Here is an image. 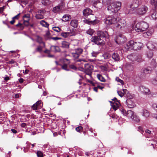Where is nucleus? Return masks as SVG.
Segmentation results:
<instances>
[{"label":"nucleus","instance_id":"5fc2aeb1","mask_svg":"<svg viewBox=\"0 0 157 157\" xmlns=\"http://www.w3.org/2000/svg\"><path fill=\"white\" fill-rule=\"evenodd\" d=\"M117 93L121 97H122L124 95V93L123 91L122 92L121 91H117Z\"/></svg>","mask_w":157,"mask_h":157},{"label":"nucleus","instance_id":"49530a36","mask_svg":"<svg viewBox=\"0 0 157 157\" xmlns=\"http://www.w3.org/2000/svg\"><path fill=\"white\" fill-rule=\"evenodd\" d=\"M42 50V47L40 45L38 46L36 49V51L41 53Z\"/></svg>","mask_w":157,"mask_h":157},{"label":"nucleus","instance_id":"a18cd8bd","mask_svg":"<svg viewBox=\"0 0 157 157\" xmlns=\"http://www.w3.org/2000/svg\"><path fill=\"white\" fill-rule=\"evenodd\" d=\"M102 56L104 57V59H108L109 58L110 55L108 53H105Z\"/></svg>","mask_w":157,"mask_h":157},{"label":"nucleus","instance_id":"13d9d810","mask_svg":"<svg viewBox=\"0 0 157 157\" xmlns=\"http://www.w3.org/2000/svg\"><path fill=\"white\" fill-rule=\"evenodd\" d=\"M152 107L154 109L157 113V104L156 103L153 104L152 105Z\"/></svg>","mask_w":157,"mask_h":157},{"label":"nucleus","instance_id":"ea45409f","mask_svg":"<svg viewBox=\"0 0 157 157\" xmlns=\"http://www.w3.org/2000/svg\"><path fill=\"white\" fill-rule=\"evenodd\" d=\"M61 36L64 38H67L70 35V33L69 32H63L61 34Z\"/></svg>","mask_w":157,"mask_h":157},{"label":"nucleus","instance_id":"58836bf2","mask_svg":"<svg viewBox=\"0 0 157 157\" xmlns=\"http://www.w3.org/2000/svg\"><path fill=\"white\" fill-rule=\"evenodd\" d=\"M41 2L44 5L47 6L51 3V2L49 0H42Z\"/></svg>","mask_w":157,"mask_h":157},{"label":"nucleus","instance_id":"c03bdc74","mask_svg":"<svg viewBox=\"0 0 157 157\" xmlns=\"http://www.w3.org/2000/svg\"><path fill=\"white\" fill-rule=\"evenodd\" d=\"M82 52L83 50L81 48H78L75 49V52L79 55L82 53Z\"/></svg>","mask_w":157,"mask_h":157},{"label":"nucleus","instance_id":"7ed1b4c3","mask_svg":"<svg viewBox=\"0 0 157 157\" xmlns=\"http://www.w3.org/2000/svg\"><path fill=\"white\" fill-rule=\"evenodd\" d=\"M148 27V24L147 22L142 21L136 25L135 29L137 32H143L145 31Z\"/></svg>","mask_w":157,"mask_h":157},{"label":"nucleus","instance_id":"a878e982","mask_svg":"<svg viewBox=\"0 0 157 157\" xmlns=\"http://www.w3.org/2000/svg\"><path fill=\"white\" fill-rule=\"evenodd\" d=\"M130 9H126L125 10V13L126 14H135V10L132 8H130Z\"/></svg>","mask_w":157,"mask_h":157},{"label":"nucleus","instance_id":"dca6fc26","mask_svg":"<svg viewBox=\"0 0 157 157\" xmlns=\"http://www.w3.org/2000/svg\"><path fill=\"white\" fill-rule=\"evenodd\" d=\"M114 7L115 11L117 12L121 9V3L120 2H116L112 3Z\"/></svg>","mask_w":157,"mask_h":157},{"label":"nucleus","instance_id":"9b49d317","mask_svg":"<svg viewBox=\"0 0 157 157\" xmlns=\"http://www.w3.org/2000/svg\"><path fill=\"white\" fill-rule=\"evenodd\" d=\"M134 41L133 40H131L124 45V48L127 51H129L133 49V45Z\"/></svg>","mask_w":157,"mask_h":157},{"label":"nucleus","instance_id":"c9c22d12","mask_svg":"<svg viewBox=\"0 0 157 157\" xmlns=\"http://www.w3.org/2000/svg\"><path fill=\"white\" fill-rule=\"evenodd\" d=\"M131 119L133 121L136 122H139L140 121V119L139 117H137L136 115H135Z\"/></svg>","mask_w":157,"mask_h":157},{"label":"nucleus","instance_id":"680f3d73","mask_svg":"<svg viewBox=\"0 0 157 157\" xmlns=\"http://www.w3.org/2000/svg\"><path fill=\"white\" fill-rule=\"evenodd\" d=\"M46 12L45 10H39L38 11V13L41 14V13H44Z\"/></svg>","mask_w":157,"mask_h":157},{"label":"nucleus","instance_id":"0e129e2a","mask_svg":"<svg viewBox=\"0 0 157 157\" xmlns=\"http://www.w3.org/2000/svg\"><path fill=\"white\" fill-rule=\"evenodd\" d=\"M111 106L113 108V109H114L115 110H116L119 107L118 106H117L115 104H112L111 105Z\"/></svg>","mask_w":157,"mask_h":157},{"label":"nucleus","instance_id":"4468645a","mask_svg":"<svg viewBox=\"0 0 157 157\" xmlns=\"http://www.w3.org/2000/svg\"><path fill=\"white\" fill-rule=\"evenodd\" d=\"M143 47V44L140 42H136L134 41L133 45V50H137L140 49Z\"/></svg>","mask_w":157,"mask_h":157},{"label":"nucleus","instance_id":"393cba45","mask_svg":"<svg viewBox=\"0 0 157 157\" xmlns=\"http://www.w3.org/2000/svg\"><path fill=\"white\" fill-rule=\"evenodd\" d=\"M63 19L62 20L63 21H69L71 18V17L69 14H65L63 16Z\"/></svg>","mask_w":157,"mask_h":157},{"label":"nucleus","instance_id":"6e6552de","mask_svg":"<svg viewBox=\"0 0 157 157\" xmlns=\"http://www.w3.org/2000/svg\"><path fill=\"white\" fill-rule=\"evenodd\" d=\"M139 91L144 94L149 95L151 94L150 90L144 86H140L139 87Z\"/></svg>","mask_w":157,"mask_h":157},{"label":"nucleus","instance_id":"2f4dec72","mask_svg":"<svg viewBox=\"0 0 157 157\" xmlns=\"http://www.w3.org/2000/svg\"><path fill=\"white\" fill-rule=\"evenodd\" d=\"M151 5L154 6L153 8H154L155 9H156L157 0H151Z\"/></svg>","mask_w":157,"mask_h":157},{"label":"nucleus","instance_id":"a211bd4d","mask_svg":"<svg viewBox=\"0 0 157 157\" xmlns=\"http://www.w3.org/2000/svg\"><path fill=\"white\" fill-rule=\"evenodd\" d=\"M139 3L138 0H134L133 3L130 5V7L134 9H136L139 6Z\"/></svg>","mask_w":157,"mask_h":157},{"label":"nucleus","instance_id":"c756f323","mask_svg":"<svg viewBox=\"0 0 157 157\" xmlns=\"http://www.w3.org/2000/svg\"><path fill=\"white\" fill-rule=\"evenodd\" d=\"M23 24L26 27H28L29 26H30L31 28H33L34 27V24L33 23H31L30 22L27 23L23 22Z\"/></svg>","mask_w":157,"mask_h":157},{"label":"nucleus","instance_id":"473e14b6","mask_svg":"<svg viewBox=\"0 0 157 157\" xmlns=\"http://www.w3.org/2000/svg\"><path fill=\"white\" fill-rule=\"evenodd\" d=\"M40 24L43 26L45 27H48L49 24L44 20H42L40 22Z\"/></svg>","mask_w":157,"mask_h":157},{"label":"nucleus","instance_id":"774afa93","mask_svg":"<svg viewBox=\"0 0 157 157\" xmlns=\"http://www.w3.org/2000/svg\"><path fill=\"white\" fill-rule=\"evenodd\" d=\"M28 0H21V3L26 5L28 4Z\"/></svg>","mask_w":157,"mask_h":157},{"label":"nucleus","instance_id":"79ce46f5","mask_svg":"<svg viewBox=\"0 0 157 157\" xmlns=\"http://www.w3.org/2000/svg\"><path fill=\"white\" fill-rule=\"evenodd\" d=\"M37 105H38L39 109H40L42 107L43 104L41 100L37 101L36 103Z\"/></svg>","mask_w":157,"mask_h":157},{"label":"nucleus","instance_id":"4be33fe9","mask_svg":"<svg viewBox=\"0 0 157 157\" xmlns=\"http://www.w3.org/2000/svg\"><path fill=\"white\" fill-rule=\"evenodd\" d=\"M70 43L66 41H63L62 43L61 47L63 48L68 49L69 48Z\"/></svg>","mask_w":157,"mask_h":157},{"label":"nucleus","instance_id":"338daca9","mask_svg":"<svg viewBox=\"0 0 157 157\" xmlns=\"http://www.w3.org/2000/svg\"><path fill=\"white\" fill-rule=\"evenodd\" d=\"M114 103H115V105H116V106H118L119 107L120 104L119 101L117 100L116 101H115Z\"/></svg>","mask_w":157,"mask_h":157},{"label":"nucleus","instance_id":"f3484780","mask_svg":"<svg viewBox=\"0 0 157 157\" xmlns=\"http://www.w3.org/2000/svg\"><path fill=\"white\" fill-rule=\"evenodd\" d=\"M92 12L93 11L88 8H86L83 11V14L84 16L85 17H88V16H90L92 14Z\"/></svg>","mask_w":157,"mask_h":157},{"label":"nucleus","instance_id":"864d4df0","mask_svg":"<svg viewBox=\"0 0 157 157\" xmlns=\"http://www.w3.org/2000/svg\"><path fill=\"white\" fill-rule=\"evenodd\" d=\"M64 1H61V3L59 4L58 6H60V8L63 9L65 6V3L64 2Z\"/></svg>","mask_w":157,"mask_h":157},{"label":"nucleus","instance_id":"3c124183","mask_svg":"<svg viewBox=\"0 0 157 157\" xmlns=\"http://www.w3.org/2000/svg\"><path fill=\"white\" fill-rule=\"evenodd\" d=\"M116 80L117 81L121 83L122 85H124V82L122 80L120 79L119 77H117L116 78Z\"/></svg>","mask_w":157,"mask_h":157},{"label":"nucleus","instance_id":"6e6d98bb","mask_svg":"<svg viewBox=\"0 0 157 157\" xmlns=\"http://www.w3.org/2000/svg\"><path fill=\"white\" fill-rule=\"evenodd\" d=\"M120 110L121 111L122 113L124 115L126 116L127 114V112L126 111V110L125 109L122 108H121Z\"/></svg>","mask_w":157,"mask_h":157},{"label":"nucleus","instance_id":"e433bc0d","mask_svg":"<svg viewBox=\"0 0 157 157\" xmlns=\"http://www.w3.org/2000/svg\"><path fill=\"white\" fill-rule=\"evenodd\" d=\"M52 47L54 48V52H60V49L59 47L56 46L52 45L51 46L50 49H51Z\"/></svg>","mask_w":157,"mask_h":157},{"label":"nucleus","instance_id":"8fccbe9b","mask_svg":"<svg viewBox=\"0 0 157 157\" xmlns=\"http://www.w3.org/2000/svg\"><path fill=\"white\" fill-rule=\"evenodd\" d=\"M71 54H72L73 56V57L75 59H76L78 58L79 56V55H78V54L77 53H76V52H75L72 53Z\"/></svg>","mask_w":157,"mask_h":157},{"label":"nucleus","instance_id":"9d476101","mask_svg":"<svg viewBox=\"0 0 157 157\" xmlns=\"http://www.w3.org/2000/svg\"><path fill=\"white\" fill-rule=\"evenodd\" d=\"M122 90L124 93V96L127 98V99L135 100L134 95L130 94L129 91L126 89H123Z\"/></svg>","mask_w":157,"mask_h":157},{"label":"nucleus","instance_id":"0eeeda50","mask_svg":"<svg viewBox=\"0 0 157 157\" xmlns=\"http://www.w3.org/2000/svg\"><path fill=\"white\" fill-rule=\"evenodd\" d=\"M114 40L116 43L118 44H122L126 41V38L123 35L119 34L115 38Z\"/></svg>","mask_w":157,"mask_h":157},{"label":"nucleus","instance_id":"09e8293b","mask_svg":"<svg viewBox=\"0 0 157 157\" xmlns=\"http://www.w3.org/2000/svg\"><path fill=\"white\" fill-rule=\"evenodd\" d=\"M32 109L33 110H37L38 109H39L38 107V105L36 104V103H35L31 107Z\"/></svg>","mask_w":157,"mask_h":157},{"label":"nucleus","instance_id":"e2e57ef3","mask_svg":"<svg viewBox=\"0 0 157 157\" xmlns=\"http://www.w3.org/2000/svg\"><path fill=\"white\" fill-rule=\"evenodd\" d=\"M138 130L140 131V132L142 133V134L143 133V132H144V130L143 129L142 127L141 126H139L138 128Z\"/></svg>","mask_w":157,"mask_h":157},{"label":"nucleus","instance_id":"423d86ee","mask_svg":"<svg viewBox=\"0 0 157 157\" xmlns=\"http://www.w3.org/2000/svg\"><path fill=\"white\" fill-rule=\"evenodd\" d=\"M152 69L150 67L141 69L140 76L142 78H145L146 75L151 73Z\"/></svg>","mask_w":157,"mask_h":157},{"label":"nucleus","instance_id":"de8ad7c7","mask_svg":"<svg viewBox=\"0 0 157 157\" xmlns=\"http://www.w3.org/2000/svg\"><path fill=\"white\" fill-rule=\"evenodd\" d=\"M37 156L38 157H43V153L40 151H38L36 153Z\"/></svg>","mask_w":157,"mask_h":157},{"label":"nucleus","instance_id":"20e7f679","mask_svg":"<svg viewBox=\"0 0 157 157\" xmlns=\"http://www.w3.org/2000/svg\"><path fill=\"white\" fill-rule=\"evenodd\" d=\"M120 18L116 16L111 15L107 17L105 19V23L107 25H113V26L119 21Z\"/></svg>","mask_w":157,"mask_h":157},{"label":"nucleus","instance_id":"69168bd1","mask_svg":"<svg viewBox=\"0 0 157 157\" xmlns=\"http://www.w3.org/2000/svg\"><path fill=\"white\" fill-rule=\"evenodd\" d=\"M24 18H30V15L29 13H27L25 14L23 17V18L24 19Z\"/></svg>","mask_w":157,"mask_h":157},{"label":"nucleus","instance_id":"39448f33","mask_svg":"<svg viewBox=\"0 0 157 157\" xmlns=\"http://www.w3.org/2000/svg\"><path fill=\"white\" fill-rule=\"evenodd\" d=\"M135 10V14L137 15H143L147 12L148 8L145 5H142L139 6Z\"/></svg>","mask_w":157,"mask_h":157},{"label":"nucleus","instance_id":"37998d69","mask_svg":"<svg viewBox=\"0 0 157 157\" xmlns=\"http://www.w3.org/2000/svg\"><path fill=\"white\" fill-rule=\"evenodd\" d=\"M75 130L77 132H81L83 131V128L81 126H79L76 127Z\"/></svg>","mask_w":157,"mask_h":157},{"label":"nucleus","instance_id":"6ab92c4d","mask_svg":"<svg viewBox=\"0 0 157 157\" xmlns=\"http://www.w3.org/2000/svg\"><path fill=\"white\" fill-rule=\"evenodd\" d=\"M85 70L86 71H90L93 70L94 69V66L89 63L85 64Z\"/></svg>","mask_w":157,"mask_h":157},{"label":"nucleus","instance_id":"052dcab7","mask_svg":"<svg viewBox=\"0 0 157 157\" xmlns=\"http://www.w3.org/2000/svg\"><path fill=\"white\" fill-rule=\"evenodd\" d=\"M98 52H95L94 51H93L91 53L92 56L94 57H96L97 56L98 54Z\"/></svg>","mask_w":157,"mask_h":157},{"label":"nucleus","instance_id":"2eb2a0df","mask_svg":"<svg viewBox=\"0 0 157 157\" xmlns=\"http://www.w3.org/2000/svg\"><path fill=\"white\" fill-rule=\"evenodd\" d=\"M125 23H122L121 21H117V22L114 25V26H113V27L114 28H117L118 29H121L122 28H124L125 26Z\"/></svg>","mask_w":157,"mask_h":157},{"label":"nucleus","instance_id":"1a4fd4ad","mask_svg":"<svg viewBox=\"0 0 157 157\" xmlns=\"http://www.w3.org/2000/svg\"><path fill=\"white\" fill-rule=\"evenodd\" d=\"M128 58L132 62L137 61L139 62L141 59V56L138 54L132 53L128 56Z\"/></svg>","mask_w":157,"mask_h":157},{"label":"nucleus","instance_id":"5701e85b","mask_svg":"<svg viewBox=\"0 0 157 157\" xmlns=\"http://www.w3.org/2000/svg\"><path fill=\"white\" fill-rule=\"evenodd\" d=\"M133 111L131 110H128L127 111V116L128 118H132L135 115Z\"/></svg>","mask_w":157,"mask_h":157},{"label":"nucleus","instance_id":"72a5a7b5","mask_svg":"<svg viewBox=\"0 0 157 157\" xmlns=\"http://www.w3.org/2000/svg\"><path fill=\"white\" fill-rule=\"evenodd\" d=\"M97 77L98 78L101 82H105L106 81L105 79L101 75L98 74L97 75Z\"/></svg>","mask_w":157,"mask_h":157},{"label":"nucleus","instance_id":"7c9ffc66","mask_svg":"<svg viewBox=\"0 0 157 157\" xmlns=\"http://www.w3.org/2000/svg\"><path fill=\"white\" fill-rule=\"evenodd\" d=\"M142 113L143 116L146 117H147L149 116V113L147 110H143Z\"/></svg>","mask_w":157,"mask_h":157},{"label":"nucleus","instance_id":"b1692460","mask_svg":"<svg viewBox=\"0 0 157 157\" xmlns=\"http://www.w3.org/2000/svg\"><path fill=\"white\" fill-rule=\"evenodd\" d=\"M78 21L77 20H72L70 22V25L73 27L76 28L77 27Z\"/></svg>","mask_w":157,"mask_h":157},{"label":"nucleus","instance_id":"412c9836","mask_svg":"<svg viewBox=\"0 0 157 157\" xmlns=\"http://www.w3.org/2000/svg\"><path fill=\"white\" fill-rule=\"evenodd\" d=\"M112 58L116 61H119L120 60V56L117 53H114L112 56Z\"/></svg>","mask_w":157,"mask_h":157},{"label":"nucleus","instance_id":"4c0bfd02","mask_svg":"<svg viewBox=\"0 0 157 157\" xmlns=\"http://www.w3.org/2000/svg\"><path fill=\"white\" fill-rule=\"evenodd\" d=\"M94 32L95 31L94 29L90 28L86 32V33L87 34L92 36Z\"/></svg>","mask_w":157,"mask_h":157},{"label":"nucleus","instance_id":"f704fd0d","mask_svg":"<svg viewBox=\"0 0 157 157\" xmlns=\"http://www.w3.org/2000/svg\"><path fill=\"white\" fill-rule=\"evenodd\" d=\"M151 66L150 67H151V69L152 68H154L155 67H156V63L155 60V59H153L151 62Z\"/></svg>","mask_w":157,"mask_h":157},{"label":"nucleus","instance_id":"603ef678","mask_svg":"<svg viewBox=\"0 0 157 157\" xmlns=\"http://www.w3.org/2000/svg\"><path fill=\"white\" fill-rule=\"evenodd\" d=\"M69 67L71 69L76 71L77 69V67L73 64H71L69 65Z\"/></svg>","mask_w":157,"mask_h":157},{"label":"nucleus","instance_id":"cd10ccee","mask_svg":"<svg viewBox=\"0 0 157 157\" xmlns=\"http://www.w3.org/2000/svg\"><path fill=\"white\" fill-rule=\"evenodd\" d=\"M36 41L40 44H43L44 47L45 46V44L42 40V38L39 36H37Z\"/></svg>","mask_w":157,"mask_h":157},{"label":"nucleus","instance_id":"f03ea898","mask_svg":"<svg viewBox=\"0 0 157 157\" xmlns=\"http://www.w3.org/2000/svg\"><path fill=\"white\" fill-rule=\"evenodd\" d=\"M87 19H85L83 21L85 23L90 25H94L99 22V21L97 19V17L92 14L88 16Z\"/></svg>","mask_w":157,"mask_h":157},{"label":"nucleus","instance_id":"f8f14e48","mask_svg":"<svg viewBox=\"0 0 157 157\" xmlns=\"http://www.w3.org/2000/svg\"><path fill=\"white\" fill-rule=\"evenodd\" d=\"M147 47L151 50H154L157 49V43L149 42L147 44Z\"/></svg>","mask_w":157,"mask_h":157},{"label":"nucleus","instance_id":"4d7b16f0","mask_svg":"<svg viewBox=\"0 0 157 157\" xmlns=\"http://www.w3.org/2000/svg\"><path fill=\"white\" fill-rule=\"evenodd\" d=\"M62 68L65 70L67 71H69V69H67V65L66 64L64 63V64L62 66Z\"/></svg>","mask_w":157,"mask_h":157},{"label":"nucleus","instance_id":"bf43d9fd","mask_svg":"<svg viewBox=\"0 0 157 157\" xmlns=\"http://www.w3.org/2000/svg\"><path fill=\"white\" fill-rule=\"evenodd\" d=\"M147 57L148 58H151L152 57V56H153V53L151 52H149L147 53Z\"/></svg>","mask_w":157,"mask_h":157},{"label":"nucleus","instance_id":"f257e3e1","mask_svg":"<svg viewBox=\"0 0 157 157\" xmlns=\"http://www.w3.org/2000/svg\"><path fill=\"white\" fill-rule=\"evenodd\" d=\"M109 38V35L106 31H98L97 32V36H92L91 41L98 45L103 46L105 45V42L103 38L106 39Z\"/></svg>","mask_w":157,"mask_h":157},{"label":"nucleus","instance_id":"bb28decb","mask_svg":"<svg viewBox=\"0 0 157 157\" xmlns=\"http://www.w3.org/2000/svg\"><path fill=\"white\" fill-rule=\"evenodd\" d=\"M114 9V7L112 3L109 5L107 7V10H108L112 12L113 13H116V12L115 11V10Z\"/></svg>","mask_w":157,"mask_h":157},{"label":"nucleus","instance_id":"ddd939ff","mask_svg":"<svg viewBox=\"0 0 157 157\" xmlns=\"http://www.w3.org/2000/svg\"><path fill=\"white\" fill-rule=\"evenodd\" d=\"M135 100L127 99L126 101V103L128 107L131 108H133L136 106Z\"/></svg>","mask_w":157,"mask_h":157},{"label":"nucleus","instance_id":"c85d7f7f","mask_svg":"<svg viewBox=\"0 0 157 157\" xmlns=\"http://www.w3.org/2000/svg\"><path fill=\"white\" fill-rule=\"evenodd\" d=\"M58 5L54 7L53 9V11L54 13H56L58 12L61 11L62 10V8H60Z\"/></svg>","mask_w":157,"mask_h":157},{"label":"nucleus","instance_id":"aec40b11","mask_svg":"<svg viewBox=\"0 0 157 157\" xmlns=\"http://www.w3.org/2000/svg\"><path fill=\"white\" fill-rule=\"evenodd\" d=\"M156 9L153 8L150 11V13L151 14V17L153 19H157V13L155 11Z\"/></svg>","mask_w":157,"mask_h":157},{"label":"nucleus","instance_id":"a19ab883","mask_svg":"<svg viewBox=\"0 0 157 157\" xmlns=\"http://www.w3.org/2000/svg\"><path fill=\"white\" fill-rule=\"evenodd\" d=\"M35 17L37 19H43L44 18V16L41 14L38 13L36 14Z\"/></svg>","mask_w":157,"mask_h":157}]
</instances>
